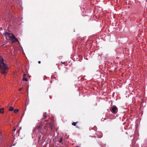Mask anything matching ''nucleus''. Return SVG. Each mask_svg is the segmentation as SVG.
Masks as SVG:
<instances>
[{
    "instance_id": "1",
    "label": "nucleus",
    "mask_w": 147,
    "mask_h": 147,
    "mask_svg": "<svg viewBox=\"0 0 147 147\" xmlns=\"http://www.w3.org/2000/svg\"><path fill=\"white\" fill-rule=\"evenodd\" d=\"M0 69L2 74L5 75L7 74V70L8 69L7 65L4 63V60L2 59L1 60H0Z\"/></svg>"
},
{
    "instance_id": "2",
    "label": "nucleus",
    "mask_w": 147,
    "mask_h": 147,
    "mask_svg": "<svg viewBox=\"0 0 147 147\" xmlns=\"http://www.w3.org/2000/svg\"><path fill=\"white\" fill-rule=\"evenodd\" d=\"M42 127V124H40V125L37 127H36V129L39 131L40 133H41V135L42 134L43 136L42 138H43L47 134V131L48 130V129H46V131H43L42 132L41 131V129Z\"/></svg>"
},
{
    "instance_id": "3",
    "label": "nucleus",
    "mask_w": 147,
    "mask_h": 147,
    "mask_svg": "<svg viewBox=\"0 0 147 147\" xmlns=\"http://www.w3.org/2000/svg\"><path fill=\"white\" fill-rule=\"evenodd\" d=\"M110 110L112 113L115 114L117 112L118 109L116 106H114L111 108Z\"/></svg>"
},
{
    "instance_id": "4",
    "label": "nucleus",
    "mask_w": 147,
    "mask_h": 147,
    "mask_svg": "<svg viewBox=\"0 0 147 147\" xmlns=\"http://www.w3.org/2000/svg\"><path fill=\"white\" fill-rule=\"evenodd\" d=\"M11 40L12 41V43L15 42H17L19 44H20V42L18 39L15 37V36L13 34H11Z\"/></svg>"
},
{
    "instance_id": "5",
    "label": "nucleus",
    "mask_w": 147,
    "mask_h": 147,
    "mask_svg": "<svg viewBox=\"0 0 147 147\" xmlns=\"http://www.w3.org/2000/svg\"><path fill=\"white\" fill-rule=\"evenodd\" d=\"M96 134L98 138H100L102 137V134L100 132L97 131L96 133Z\"/></svg>"
},
{
    "instance_id": "6",
    "label": "nucleus",
    "mask_w": 147,
    "mask_h": 147,
    "mask_svg": "<svg viewBox=\"0 0 147 147\" xmlns=\"http://www.w3.org/2000/svg\"><path fill=\"white\" fill-rule=\"evenodd\" d=\"M3 34L6 37L8 36L11 38V34H12L7 32H5L4 33H3Z\"/></svg>"
},
{
    "instance_id": "7",
    "label": "nucleus",
    "mask_w": 147,
    "mask_h": 147,
    "mask_svg": "<svg viewBox=\"0 0 147 147\" xmlns=\"http://www.w3.org/2000/svg\"><path fill=\"white\" fill-rule=\"evenodd\" d=\"M46 127H49L51 129V130H52V129H53V127L52 126V124L50 123H47L46 125Z\"/></svg>"
},
{
    "instance_id": "8",
    "label": "nucleus",
    "mask_w": 147,
    "mask_h": 147,
    "mask_svg": "<svg viewBox=\"0 0 147 147\" xmlns=\"http://www.w3.org/2000/svg\"><path fill=\"white\" fill-rule=\"evenodd\" d=\"M95 137H92L90 138H89L88 139L90 141H92L95 140H96Z\"/></svg>"
},
{
    "instance_id": "9",
    "label": "nucleus",
    "mask_w": 147,
    "mask_h": 147,
    "mask_svg": "<svg viewBox=\"0 0 147 147\" xmlns=\"http://www.w3.org/2000/svg\"><path fill=\"white\" fill-rule=\"evenodd\" d=\"M43 118H42V122H43V120H44V119L45 118H46V117H47V116H46V113H44L43 114Z\"/></svg>"
},
{
    "instance_id": "10",
    "label": "nucleus",
    "mask_w": 147,
    "mask_h": 147,
    "mask_svg": "<svg viewBox=\"0 0 147 147\" xmlns=\"http://www.w3.org/2000/svg\"><path fill=\"white\" fill-rule=\"evenodd\" d=\"M19 111V110L18 109H16L14 110L13 112L15 113H17Z\"/></svg>"
},
{
    "instance_id": "11",
    "label": "nucleus",
    "mask_w": 147,
    "mask_h": 147,
    "mask_svg": "<svg viewBox=\"0 0 147 147\" xmlns=\"http://www.w3.org/2000/svg\"><path fill=\"white\" fill-rule=\"evenodd\" d=\"M3 110H4V109L3 108L0 109V113H1L3 114V112H4Z\"/></svg>"
},
{
    "instance_id": "12",
    "label": "nucleus",
    "mask_w": 147,
    "mask_h": 147,
    "mask_svg": "<svg viewBox=\"0 0 147 147\" xmlns=\"http://www.w3.org/2000/svg\"><path fill=\"white\" fill-rule=\"evenodd\" d=\"M13 110V108L12 107H10L9 111H12Z\"/></svg>"
},
{
    "instance_id": "13",
    "label": "nucleus",
    "mask_w": 147,
    "mask_h": 147,
    "mask_svg": "<svg viewBox=\"0 0 147 147\" xmlns=\"http://www.w3.org/2000/svg\"><path fill=\"white\" fill-rule=\"evenodd\" d=\"M78 123V122H73L72 123V125L74 126H75L76 125L77 123Z\"/></svg>"
},
{
    "instance_id": "14",
    "label": "nucleus",
    "mask_w": 147,
    "mask_h": 147,
    "mask_svg": "<svg viewBox=\"0 0 147 147\" xmlns=\"http://www.w3.org/2000/svg\"><path fill=\"white\" fill-rule=\"evenodd\" d=\"M23 80L25 81H28L27 79L26 78H24L23 79Z\"/></svg>"
},
{
    "instance_id": "15",
    "label": "nucleus",
    "mask_w": 147,
    "mask_h": 147,
    "mask_svg": "<svg viewBox=\"0 0 147 147\" xmlns=\"http://www.w3.org/2000/svg\"><path fill=\"white\" fill-rule=\"evenodd\" d=\"M41 136V135H40L39 134V137H38V141H39V140H40V139Z\"/></svg>"
},
{
    "instance_id": "16",
    "label": "nucleus",
    "mask_w": 147,
    "mask_h": 147,
    "mask_svg": "<svg viewBox=\"0 0 147 147\" xmlns=\"http://www.w3.org/2000/svg\"><path fill=\"white\" fill-rule=\"evenodd\" d=\"M62 140H63V138H61L60 139V140H59V143H61V142H62Z\"/></svg>"
},
{
    "instance_id": "17",
    "label": "nucleus",
    "mask_w": 147,
    "mask_h": 147,
    "mask_svg": "<svg viewBox=\"0 0 147 147\" xmlns=\"http://www.w3.org/2000/svg\"><path fill=\"white\" fill-rule=\"evenodd\" d=\"M37 129H36V127H35L33 130V131L35 132Z\"/></svg>"
},
{
    "instance_id": "18",
    "label": "nucleus",
    "mask_w": 147,
    "mask_h": 147,
    "mask_svg": "<svg viewBox=\"0 0 147 147\" xmlns=\"http://www.w3.org/2000/svg\"><path fill=\"white\" fill-rule=\"evenodd\" d=\"M61 63H63V64H65L66 63L65 62H63L61 61Z\"/></svg>"
},
{
    "instance_id": "19",
    "label": "nucleus",
    "mask_w": 147,
    "mask_h": 147,
    "mask_svg": "<svg viewBox=\"0 0 147 147\" xmlns=\"http://www.w3.org/2000/svg\"><path fill=\"white\" fill-rule=\"evenodd\" d=\"M22 88H20V89H19V91H21V90H22Z\"/></svg>"
},
{
    "instance_id": "20",
    "label": "nucleus",
    "mask_w": 147,
    "mask_h": 147,
    "mask_svg": "<svg viewBox=\"0 0 147 147\" xmlns=\"http://www.w3.org/2000/svg\"><path fill=\"white\" fill-rule=\"evenodd\" d=\"M38 63L40 64L41 63V61H38Z\"/></svg>"
},
{
    "instance_id": "21",
    "label": "nucleus",
    "mask_w": 147,
    "mask_h": 147,
    "mask_svg": "<svg viewBox=\"0 0 147 147\" xmlns=\"http://www.w3.org/2000/svg\"><path fill=\"white\" fill-rule=\"evenodd\" d=\"M26 75V74H24L23 75L24 76H25Z\"/></svg>"
},
{
    "instance_id": "22",
    "label": "nucleus",
    "mask_w": 147,
    "mask_h": 147,
    "mask_svg": "<svg viewBox=\"0 0 147 147\" xmlns=\"http://www.w3.org/2000/svg\"><path fill=\"white\" fill-rule=\"evenodd\" d=\"M4 45H2V46H4Z\"/></svg>"
},
{
    "instance_id": "23",
    "label": "nucleus",
    "mask_w": 147,
    "mask_h": 147,
    "mask_svg": "<svg viewBox=\"0 0 147 147\" xmlns=\"http://www.w3.org/2000/svg\"><path fill=\"white\" fill-rule=\"evenodd\" d=\"M19 130H18V132H19Z\"/></svg>"
},
{
    "instance_id": "24",
    "label": "nucleus",
    "mask_w": 147,
    "mask_h": 147,
    "mask_svg": "<svg viewBox=\"0 0 147 147\" xmlns=\"http://www.w3.org/2000/svg\"><path fill=\"white\" fill-rule=\"evenodd\" d=\"M77 147H78V146H77Z\"/></svg>"
}]
</instances>
